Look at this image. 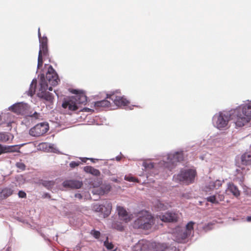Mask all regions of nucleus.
<instances>
[{
  "mask_svg": "<svg viewBox=\"0 0 251 251\" xmlns=\"http://www.w3.org/2000/svg\"><path fill=\"white\" fill-rule=\"evenodd\" d=\"M84 171L87 173L92 174L95 176H99L100 174V171L90 166H87L84 167Z\"/></svg>",
  "mask_w": 251,
  "mask_h": 251,
  "instance_id": "obj_21",
  "label": "nucleus"
},
{
  "mask_svg": "<svg viewBox=\"0 0 251 251\" xmlns=\"http://www.w3.org/2000/svg\"><path fill=\"white\" fill-rule=\"evenodd\" d=\"M41 184L48 190H51L55 185V182L52 180H42Z\"/></svg>",
  "mask_w": 251,
  "mask_h": 251,
  "instance_id": "obj_25",
  "label": "nucleus"
},
{
  "mask_svg": "<svg viewBox=\"0 0 251 251\" xmlns=\"http://www.w3.org/2000/svg\"><path fill=\"white\" fill-rule=\"evenodd\" d=\"M155 224V219L149 212L142 211L139 213L138 218L133 223V227L143 230H149Z\"/></svg>",
  "mask_w": 251,
  "mask_h": 251,
  "instance_id": "obj_3",
  "label": "nucleus"
},
{
  "mask_svg": "<svg viewBox=\"0 0 251 251\" xmlns=\"http://www.w3.org/2000/svg\"><path fill=\"white\" fill-rule=\"evenodd\" d=\"M159 218L165 222H174L177 221L178 216L175 213L166 212L164 215H160Z\"/></svg>",
  "mask_w": 251,
  "mask_h": 251,
  "instance_id": "obj_12",
  "label": "nucleus"
},
{
  "mask_svg": "<svg viewBox=\"0 0 251 251\" xmlns=\"http://www.w3.org/2000/svg\"><path fill=\"white\" fill-rule=\"evenodd\" d=\"M222 185V182L219 180H217L215 181L210 182L209 184L206 186V189L210 190H213L214 189H218Z\"/></svg>",
  "mask_w": 251,
  "mask_h": 251,
  "instance_id": "obj_23",
  "label": "nucleus"
},
{
  "mask_svg": "<svg viewBox=\"0 0 251 251\" xmlns=\"http://www.w3.org/2000/svg\"><path fill=\"white\" fill-rule=\"evenodd\" d=\"M20 147L18 145L3 146L0 144V154L3 153L19 152Z\"/></svg>",
  "mask_w": 251,
  "mask_h": 251,
  "instance_id": "obj_14",
  "label": "nucleus"
},
{
  "mask_svg": "<svg viewBox=\"0 0 251 251\" xmlns=\"http://www.w3.org/2000/svg\"><path fill=\"white\" fill-rule=\"evenodd\" d=\"M106 98L111 100L114 104L118 106H126L129 103L128 100L122 96L120 92H118L107 95Z\"/></svg>",
  "mask_w": 251,
  "mask_h": 251,
  "instance_id": "obj_9",
  "label": "nucleus"
},
{
  "mask_svg": "<svg viewBox=\"0 0 251 251\" xmlns=\"http://www.w3.org/2000/svg\"><path fill=\"white\" fill-rule=\"evenodd\" d=\"M49 129V126L47 123H41L32 127L29 134L33 137H40L44 135Z\"/></svg>",
  "mask_w": 251,
  "mask_h": 251,
  "instance_id": "obj_8",
  "label": "nucleus"
},
{
  "mask_svg": "<svg viewBox=\"0 0 251 251\" xmlns=\"http://www.w3.org/2000/svg\"><path fill=\"white\" fill-rule=\"evenodd\" d=\"M121 157H119V156H117V157H116V160H117V161H120V160H121Z\"/></svg>",
  "mask_w": 251,
  "mask_h": 251,
  "instance_id": "obj_48",
  "label": "nucleus"
},
{
  "mask_svg": "<svg viewBox=\"0 0 251 251\" xmlns=\"http://www.w3.org/2000/svg\"><path fill=\"white\" fill-rule=\"evenodd\" d=\"M13 190L9 188H5L0 190V200H3L12 195Z\"/></svg>",
  "mask_w": 251,
  "mask_h": 251,
  "instance_id": "obj_19",
  "label": "nucleus"
},
{
  "mask_svg": "<svg viewBox=\"0 0 251 251\" xmlns=\"http://www.w3.org/2000/svg\"><path fill=\"white\" fill-rule=\"evenodd\" d=\"M16 166L17 168L20 169V170L24 171L25 169V165L24 163L21 162H17L16 164Z\"/></svg>",
  "mask_w": 251,
  "mask_h": 251,
  "instance_id": "obj_37",
  "label": "nucleus"
},
{
  "mask_svg": "<svg viewBox=\"0 0 251 251\" xmlns=\"http://www.w3.org/2000/svg\"><path fill=\"white\" fill-rule=\"evenodd\" d=\"M82 185V183L78 180H68L63 182V186L67 188L79 189Z\"/></svg>",
  "mask_w": 251,
  "mask_h": 251,
  "instance_id": "obj_13",
  "label": "nucleus"
},
{
  "mask_svg": "<svg viewBox=\"0 0 251 251\" xmlns=\"http://www.w3.org/2000/svg\"><path fill=\"white\" fill-rule=\"evenodd\" d=\"M104 246L108 250H112L114 248L113 244L111 242H109L108 237H107L106 240L104 242Z\"/></svg>",
  "mask_w": 251,
  "mask_h": 251,
  "instance_id": "obj_33",
  "label": "nucleus"
},
{
  "mask_svg": "<svg viewBox=\"0 0 251 251\" xmlns=\"http://www.w3.org/2000/svg\"><path fill=\"white\" fill-rule=\"evenodd\" d=\"M40 47L48 46V39L46 37H43L39 39Z\"/></svg>",
  "mask_w": 251,
  "mask_h": 251,
  "instance_id": "obj_34",
  "label": "nucleus"
},
{
  "mask_svg": "<svg viewBox=\"0 0 251 251\" xmlns=\"http://www.w3.org/2000/svg\"><path fill=\"white\" fill-rule=\"evenodd\" d=\"M136 247L141 251H147L148 249V242L146 241H139Z\"/></svg>",
  "mask_w": 251,
  "mask_h": 251,
  "instance_id": "obj_24",
  "label": "nucleus"
},
{
  "mask_svg": "<svg viewBox=\"0 0 251 251\" xmlns=\"http://www.w3.org/2000/svg\"><path fill=\"white\" fill-rule=\"evenodd\" d=\"M46 78L49 84L51 86L57 85L59 81L58 76L51 66H50L49 67Z\"/></svg>",
  "mask_w": 251,
  "mask_h": 251,
  "instance_id": "obj_10",
  "label": "nucleus"
},
{
  "mask_svg": "<svg viewBox=\"0 0 251 251\" xmlns=\"http://www.w3.org/2000/svg\"><path fill=\"white\" fill-rule=\"evenodd\" d=\"M93 210L95 212L101 213L102 211V204H96L94 205Z\"/></svg>",
  "mask_w": 251,
  "mask_h": 251,
  "instance_id": "obj_32",
  "label": "nucleus"
},
{
  "mask_svg": "<svg viewBox=\"0 0 251 251\" xmlns=\"http://www.w3.org/2000/svg\"><path fill=\"white\" fill-rule=\"evenodd\" d=\"M30 117L35 118V119H40L41 118L42 116H41L40 113H38L36 112H35L33 114L30 115Z\"/></svg>",
  "mask_w": 251,
  "mask_h": 251,
  "instance_id": "obj_41",
  "label": "nucleus"
},
{
  "mask_svg": "<svg viewBox=\"0 0 251 251\" xmlns=\"http://www.w3.org/2000/svg\"><path fill=\"white\" fill-rule=\"evenodd\" d=\"M48 89H49L50 91H52V88L51 86H50V87H48Z\"/></svg>",
  "mask_w": 251,
  "mask_h": 251,
  "instance_id": "obj_50",
  "label": "nucleus"
},
{
  "mask_svg": "<svg viewBox=\"0 0 251 251\" xmlns=\"http://www.w3.org/2000/svg\"><path fill=\"white\" fill-rule=\"evenodd\" d=\"M75 197L76 198H78L79 199H81L82 197L81 196V195L79 193H77V194H75Z\"/></svg>",
  "mask_w": 251,
  "mask_h": 251,
  "instance_id": "obj_44",
  "label": "nucleus"
},
{
  "mask_svg": "<svg viewBox=\"0 0 251 251\" xmlns=\"http://www.w3.org/2000/svg\"><path fill=\"white\" fill-rule=\"evenodd\" d=\"M26 105L23 103H18L14 104L11 107V110L18 114H22L25 111Z\"/></svg>",
  "mask_w": 251,
  "mask_h": 251,
  "instance_id": "obj_15",
  "label": "nucleus"
},
{
  "mask_svg": "<svg viewBox=\"0 0 251 251\" xmlns=\"http://www.w3.org/2000/svg\"><path fill=\"white\" fill-rule=\"evenodd\" d=\"M194 223L193 222H189L186 226L185 229L184 230L187 232L189 235H191L192 231L193 230Z\"/></svg>",
  "mask_w": 251,
  "mask_h": 251,
  "instance_id": "obj_28",
  "label": "nucleus"
},
{
  "mask_svg": "<svg viewBox=\"0 0 251 251\" xmlns=\"http://www.w3.org/2000/svg\"><path fill=\"white\" fill-rule=\"evenodd\" d=\"M39 54L45 57L49 56L48 46L40 47Z\"/></svg>",
  "mask_w": 251,
  "mask_h": 251,
  "instance_id": "obj_26",
  "label": "nucleus"
},
{
  "mask_svg": "<svg viewBox=\"0 0 251 251\" xmlns=\"http://www.w3.org/2000/svg\"><path fill=\"white\" fill-rule=\"evenodd\" d=\"M227 192H230L235 197H238L240 195V191L238 190L237 187L232 183H229L228 187L226 189Z\"/></svg>",
  "mask_w": 251,
  "mask_h": 251,
  "instance_id": "obj_17",
  "label": "nucleus"
},
{
  "mask_svg": "<svg viewBox=\"0 0 251 251\" xmlns=\"http://www.w3.org/2000/svg\"><path fill=\"white\" fill-rule=\"evenodd\" d=\"M207 201L212 203L217 204L219 203V201L217 198V195H213L209 196L206 198Z\"/></svg>",
  "mask_w": 251,
  "mask_h": 251,
  "instance_id": "obj_30",
  "label": "nucleus"
},
{
  "mask_svg": "<svg viewBox=\"0 0 251 251\" xmlns=\"http://www.w3.org/2000/svg\"><path fill=\"white\" fill-rule=\"evenodd\" d=\"M234 115L239 117L236 120L237 124L239 126H244L248 123L251 119V101L239 106Z\"/></svg>",
  "mask_w": 251,
  "mask_h": 251,
  "instance_id": "obj_4",
  "label": "nucleus"
},
{
  "mask_svg": "<svg viewBox=\"0 0 251 251\" xmlns=\"http://www.w3.org/2000/svg\"><path fill=\"white\" fill-rule=\"evenodd\" d=\"M106 188H107V191H108L110 190V187L109 185L106 186Z\"/></svg>",
  "mask_w": 251,
  "mask_h": 251,
  "instance_id": "obj_49",
  "label": "nucleus"
},
{
  "mask_svg": "<svg viewBox=\"0 0 251 251\" xmlns=\"http://www.w3.org/2000/svg\"><path fill=\"white\" fill-rule=\"evenodd\" d=\"M38 37H39V38L40 39L41 38V33H40V28L38 29Z\"/></svg>",
  "mask_w": 251,
  "mask_h": 251,
  "instance_id": "obj_45",
  "label": "nucleus"
},
{
  "mask_svg": "<svg viewBox=\"0 0 251 251\" xmlns=\"http://www.w3.org/2000/svg\"><path fill=\"white\" fill-rule=\"evenodd\" d=\"M125 179L127 180V181H130V182H136V181H137V179L136 178H135V177H132V176H125Z\"/></svg>",
  "mask_w": 251,
  "mask_h": 251,
  "instance_id": "obj_40",
  "label": "nucleus"
},
{
  "mask_svg": "<svg viewBox=\"0 0 251 251\" xmlns=\"http://www.w3.org/2000/svg\"><path fill=\"white\" fill-rule=\"evenodd\" d=\"M238 108V107L230 110L229 113L227 112H221L215 114L213 118L214 126L218 129H223L227 126L229 120H232L237 126L242 127V126H239L237 124L236 120L239 117H236V116L234 115L235 112Z\"/></svg>",
  "mask_w": 251,
  "mask_h": 251,
  "instance_id": "obj_1",
  "label": "nucleus"
},
{
  "mask_svg": "<svg viewBox=\"0 0 251 251\" xmlns=\"http://www.w3.org/2000/svg\"><path fill=\"white\" fill-rule=\"evenodd\" d=\"M80 164V162L79 161L76 162V161H72L70 163V166L72 168H75L76 167H77Z\"/></svg>",
  "mask_w": 251,
  "mask_h": 251,
  "instance_id": "obj_39",
  "label": "nucleus"
},
{
  "mask_svg": "<svg viewBox=\"0 0 251 251\" xmlns=\"http://www.w3.org/2000/svg\"><path fill=\"white\" fill-rule=\"evenodd\" d=\"M112 226L113 228L116 229L119 231H123L124 230V226L121 223H113Z\"/></svg>",
  "mask_w": 251,
  "mask_h": 251,
  "instance_id": "obj_31",
  "label": "nucleus"
},
{
  "mask_svg": "<svg viewBox=\"0 0 251 251\" xmlns=\"http://www.w3.org/2000/svg\"><path fill=\"white\" fill-rule=\"evenodd\" d=\"M0 251H9V249L7 248L6 250H2Z\"/></svg>",
  "mask_w": 251,
  "mask_h": 251,
  "instance_id": "obj_51",
  "label": "nucleus"
},
{
  "mask_svg": "<svg viewBox=\"0 0 251 251\" xmlns=\"http://www.w3.org/2000/svg\"><path fill=\"white\" fill-rule=\"evenodd\" d=\"M73 94L76 95L72 97L68 100L65 101L62 105L64 108H68L70 111H75L78 109V104H86L87 98L85 94L82 91L73 89L71 91Z\"/></svg>",
  "mask_w": 251,
  "mask_h": 251,
  "instance_id": "obj_2",
  "label": "nucleus"
},
{
  "mask_svg": "<svg viewBox=\"0 0 251 251\" xmlns=\"http://www.w3.org/2000/svg\"><path fill=\"white\" fill-rule=\"evenodd\" d=\"M18 196L21 198H25L26 194L24 191L21 190L19 192Z\"/></svg>",
  "mask_w": 251,
  "mask_h": 251,
  "instance_id": "obj_42",
  "label": "nucleus"
},
{
  "mask_svg": "<svg viewBox=\"0 0 251 251\" xmlns=\"http://www.w3.org/2000/svg\"><path fill=\"white\" fill-rule=\"evenodd\" d=\"M117 210L121 220H123L126 223H128L131 221L132 215H129L126 210L123 207L120 206H117Z\"/></svg>",
  "mask_w": 251,
  "mask_h": 251,
  "instance_id": "obj_11",
  "label": "nucleus"
},
{
  "mask_svg": "<svg viewBox=\"0 0 251 251\" xmlns=\"http://www.w3.org/2000/svg\"><path fill=\"white\" fill-rule=\"evenodd\" d=\"M36 82H35V83H34V80L32 81L31 82L30 88L28 90V91L27 92V94L29 96L32 97L35 92V89H36Z\"/></svg>",
  "mask_w": 251,
  "mask_h": 251,
  "instance_id": "obj_27",
  "label": "nucleus"
},
{
  "mask_svg": "<svg viewBox=\"0 0 251 251\" xmlns=\"http://www.w3.org/2000/svg\"><path fill=\"white\" fill-rule=\"evenodd\" d=\"M241 162L243 165H251V152H245L242 155Z\"/></svg>",
  "mask_w": 251,
  "mask_h": 251,
  "instance_id": "obj_20",
  "label": "nucleus"
},
{
  "mask_svg": "<svg viewBox=\"0 0 251 251\" xmlns=\"http://www.w3.org/2000/svg\"><path fill=\"white\" fill-rule=\"evenodd\" d=\"M43 56L38 54V68H40L43 65Z\"/></svg>",
  "mask_w": 251,
  "mask_h": 251,
  "instance_id": "obj_38",
  "label": "nucleus"
},
{
  "mask_svg": "<svg viewBox=\"0 0 251 251\" xmlns=\"http://www.w3.org/2000/svg\"><path fill=\"white\" fill-rule=\"evenodd\" d=\"M111 106V102L107 100H104L100 101H98L95 102V107H109Z\"/></svg>",
  "mask_w": 251,
  "mask_h": 251,
  "instance_id": "obj_22",
  "label": "nucleus"
},
{
  "mask_svg": "<svg viewBox=\"0 0 251 251\" xmlns=\"http://www.w3.org/2000/svg\"><path fill=\"white\" fill-rule=\"evenodd\" d=\"M247 221H248V222H251V216H248V217L247 218Z\"/></svg>",
  "mask_w": 251,
  "mask_h": 251,
  "instance_id": "obj_46",
  "label": "nucleus"
},
{
  "mask_svg": "<svg viewBox=\"0 0 251 251\" xmlns=\"http://www.w3.org/2000/svg\"><path fill=\"white\" fill-rule=\"evenodd\" d=\"M40 86L38 96L50 102H52L53 100V96L52 94L46 91L48 90V83L45 80L44 76L41 77Z\"/></svg>",
  "mask_w": 251,
  "mask_h": 251,
  "instance_id": "obj_6",
  "label": "nucleus"
},
{
  "mask_svg": "<svg viewBox=\"0 0 251 251\" xmlns=\"http://www.w3.org/2000/svg\"><path fill=\"white\" fill-rule=\"evenodd\" d=\"M90 234L96 239H99L100 236V232L95 229L92 230L90 232Z\"/></svg>",
  "mask_w": 251,
  "mask_h": 251,
  "instance_id": "obj_35",
  "label": "nucleus"
},
{
  "mask_svg": "<svg viewBox=\"0 0 251 251\" xmlns=\"http://www.w3.org/2000/svg\"><path fill=\"white\" fill-rule=\"evenodd\" d=\"M217 196L219 201H224L225 197L223 195L218 194Z\"/></svg>",
  "mask_w": 251,
  "mask_h": 251,
  "instance_id": "obj_43",
  "label": "nucleus"
},
{
  "mask_svg": "<svg viewBox=\"0 0 251 251\" xmlns=\"http://www.w3.org/2000/svg\"><path fill=\"white\" fill-rule=\"evenodd\" d=\"M197 172L195 170H181L178 175L175 176L174 178L176 181L182 182L186 184H189L194 181Z\"/></svg>",
  "mask_w": 251,
  "mask_h": 251,
  "instance_id": "obj_5",
  "label": "nucleus"
},
{
  "mask_svg": "<svg viewBox=\"0 0 251 251\" xmlns=\"http://www.w3.org/2000/svg\"><path fill=\"white\" fill-rule=\"evenodd\" d=\"M143 166L146 169H151L154 167V164L151 162H145Z\"/></svg>",
  "mask_w": 251,
  "mask_h": 251,
  "instance_id": "obj_36",
  "label": "nucleus"
},
{
  "mask_svg": "<svg viewBox=\"0 0 251 251\" xmlns=\"http://www.w3.org/2000/svg\"><path fill=\"white\" fill-rule=\"evenodd\" d=\"M10 139V136L7 133H0V141L6 142Z\"/></svg>",
  "mask_w": 251,
  "mask_h": 251,
  "instance_id": "obj_29",
  "label": "nucleus"
},
{
  "mask_svg": "<svg viewBox=\"0 0 251 251\" xmlns=\"http://www.w3.org/2000/svg\"><path fill=\"white\" fill-rule=\"evenodd\" d=\"M190 235L184 230V229H181L176 234V240L178 243H182Z\"/></svg>",
  "mask_w": 251,
  "mask_h": 251,
  "instance_id": "obj_16",
  "label": "nucleus"
},
{
  "mask_svg": "<svg viewBox=\"0 0 251 251\" xmlns=\"http://www.w3.org/2000/svg\"><path fill=\"white\" fill-rule=\"evenodd\" d=\"M45 195L46 197H48V198H50V195L49 194H48V193H45Z\"/></svg>",
  "mask_w": 251,
  "mask_h": 251,
  "instance_id": "obj_47",
  "label": "nucleus"
},
{
  "mask_svg": "<svg viewBox=\"0 0 251 251\" xmlns=\"http://www.w3.org/2000/svg\"><path fill=\"white\" fill-rule=\"evenodd\" d=\"M85 110L86 111H89V108H85Z\"/></svg>",
  "mask_w": 251,
  "mask_h": 251,
  "instance_id": "obj_52",
  "label": "nucleus"
},
{
  "mask_svg": "<svg viewBox=\"0 0 251 251\" xmlns=\"http://www.w3.org/2000/svg\"><path fill=\"white\" fill-rule=\"evenodd\" d=\"M184 156L182 152H176L174 154H169L167 156V161L164 163V166L171 170L176 163L183 160Z\"/></svg>",
  "mask_w": 251,
  "mask_h": 251,
  "instance_id": "obj_7",
  "label": "nucleus"
},
{
  "mask_svg": "<svg viewBox=\"0 0 251 251\" xmlns=\"http://www.w3.org/2000/svg\"><path fill=\"white\" fill-rule=\"evenodd\" d=\"M112 209V204L111 202L106 201L105 205L102 204V211L101 214L104 218L108 216L111 213Z\"/></svg>",
  "mask_w": 251,
  "mask_h": 251,
  "instance_id": "obj_18",
  "label": "nucleus"
}]
</instances>
